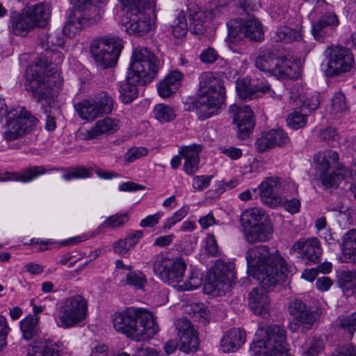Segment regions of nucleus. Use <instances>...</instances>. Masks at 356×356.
Returning <instances> with one entry per match:
<instances>
[{"mask_svg":"<svg viewBox=\"0 0 356 356\" xmlns=\"http://www.w3.org/2000/svg\"><path fill=\"white\" fill-rule=\"evenodd\" d=\"M59 311L60 326L67 328L82 321L87 314L86 300L81 295L70 296L64 299Z\"/></svg>","mask_w":356,"mask_h":356,"instance_id":"4468645a","label":"nucleus"},{"mask_svg":"<svg viewBox=\"0 0 356 356\" xmlns=\"http://www.w3.org/2000/svg\"><path fill=\"white\" fill-rule=\"evenodd\" d=\"M112 321L116 331L138 341L149 340L159 331L152 314L140 308L131 307L116 312Z\"/></svg>","mask_w":356,"mask_h":356,"instance_id":"f03ea898","label":"nucleus"},{"mask_svg":"<svg viewBox=\"0 0 356 356\" xmlns=\"http://www.w3.org/2000/svg\"><path fill=\"white\" fill-rule=\"evenodd\" d=\"M175 326L180 340V350L186 353L196 351L200 342L191 321L186 318H180L176 321Z\"/></svg>","mask_w":356,"mask_h":356,"instance_id":"6ab92c4d","label":"nucleus"},{"mask_svg":"<svg viewBox=\"0 0 356 356\" xmlns=\"http://www.w3.org/2000/svg\"><path fill=\"white\" fill-rule=\"evenodd\" d=\"M10 332V327L5 317H0V351L7 346V337Z\"/></svg>","mask_w":356,"mask_h":356,"instance_id":"e2e57ef3","label":"nucleus"},{"mask_svg":"<svg viewBox=\"0 0 356 356\" xmlns=\"http://www.w3.org/2000/svg\"><path fill=\"white\" fill-rule=\"evenodd\" d=\"M270 131L262 132L256 140L254 146L259 152H266L273 148Z\"/></svg>","mask_w":356,"mask_h":356,"instance_id":"603ef678","label":"nucleus"},{"mask_svg":"<svg viewBox=\"0 0 356 356\" xmlns=\"http://www.w3.org/2000/svg\"><path fill=\"white\" fill-rule=\"evenodd\" d=\"M202 284V279L198 277L197 273H193L183 285H179V289L181 291H188L196 289Z\"/></svg>","mask_w":356,"mask_h":356,"instance_id":"680f3d73","label":"nucleus"},{"mask_svg":"<svg viewBox=\"0 0 356 356\" xmlns=\"http://www.w3.org/2000/svg\"><path fill=\"white\" fill-rule=\"evenodd\" d=\"M229 110L233 114V122L238 128V138L241 140L248 138L254 127L251 108L249 106H238L233 104Z\"/></svg>","mask_w":356,"mask_h":356,"instance_id":"a211bd4d","label":"nucleus"},{"mask_svg":"<svg viewBox=\"0 0 356 356\" xmlns=\"http://www.w3.org/2000/svg\"><path fill=\"white\" fill-rule=\"evenodd\" d=\"M277 54L273 49H264L257 56L254 65L261 71L268 72L273 75Z\"/></svg>","mask_w":356,"mask_h":356,"instance_id":"2f4dec72","label":"nucleus"},{"mask_svg":"<svg viewBox=\"0 0 356 356\" xmlns=\"http://www.w3.org/2000/svg\"><path fill=\"white\" fill-rule=\"evenodd\" d=\"M228 37L232 42H237L245 38V19H233L227 23Z\"/></svg>","mask_w":356,"mask_h":356,"instance_id":"ea45409f","label":"nucleus"},{"mask_svg":"<svg viewBox=\"0 0 356 356\" xmlns=\"http://www.w3.org/2000/svg\"><path fill=\"white\" fill-rule=\"evenodd\" d=\"M254 356H287L289 344L286 332L279 325H270L266 330V339L252 346Z\"/></svg>","mask_w":356,"mask_h":356,"instance_id":"6e6552de","label":"nucleus"},{"mask_svg":"<svg viewBox=\"0 0 356 356\" xmlns=\"http://www.w3.org/2000/svg\"><path fill=\"white\" fill-rule=\"evenodd\" d=\"M26 356H61L60 347L52 341H47L41 346H33L32 352H29Z\"/></svg>","mask_w":356,"mask_h":356,"instance_id":"79ce46f5","label":"nucleus"},{"mask_svg":"<svg viewBox=\"0 0 356 356\" xmlns=\"http://www.w3.org/2000/svg\"><path fill=\"white\" fill-rule=\"evenodd\" d=\"M338 160V154L333 150L319 152L314 156L316 171L320 174L322 184L326 188L337 186L343 179L341 173L334 171Z\"/></svg>","mask_w":356,"mask_h":356,"instance_id":"f8f14e48","label":"nucleus"},{"mask_svg":"<svg viewBox=\"0 0 356 356\" xmlns=\"http://www.w3.org/2000/svg\"><path fill=\"white\" fill-rule=\"evenodd\" d=\"M6 121L3 127V137L6 141L17 140L28 134L38 122V119L25 108L5 111Z\"/></svg>","mask_w":356,"mask_h":356,"instance_id":"0eeeda50","label":"nucleus"},{"mask_svg":"<svg viewBox=\"0 0 356 356\" xmlns=\"http://www.w3.org/2000/svg\"><path fill=\"white\" fill-rule=\"evenodd\" d=\"M79 9L80 8H76V5L74 4L67 18L65 25L63 28V33L69 38H73L78 34L83 25L86 22Z\"/></svg>","mask_w":356,"mask_h":356,"instance_id":"c756f323","label":"nucleus"},{"mask_svg":"<svg viewBox=\"0 0 356 356\" xmlns=\"http://www.w3.org/2000/svg\"><path fill=\"white\" fill-rule=\"evenodd\" d=\"M128 220L129 216L127 213L115 214L108 217L105 222L99 227L98 229L99 230L104 226H108L113 229L118 228L125 224Z\"/></svg>","mask_w":356,"mask_h":356,"instance_id":"6e6d98bb","label":"nucleus"},{"mask_svg":"<svg viewBox=\"0 0 356 356\" xmlns=\"http://www.w3.org/2000/svg\"><path fill=\"white\" fill-rule=\"evenodd\" d=\"M272 234L273 225L271 223H261L244 229L245 238L250 243L266 241L271 237Z\"/></svg>","mask_w":356,"mask_h":356,"instance_id":"bb28decb","label":"nucleus"},{"mask_svg":"<svg viewBox=\"0 0 356 356\" xmlns=\"http://www.w3.org/2000/svg\"><path fill=\"white\" fill-rule=\"evenodd\" d=\"M225 88L223 80L211 72L199 76V89L195 106L200 118L205 119L216 113L224 104Z\"/></svg>","mask_w":356,"mask_h":356,"instance_id":"7ed1b4c3","label":"nucleus"},{"mask_svg":"<svg viewBox=\"0 0 356 356\" xmlns=\"http://www.w3.org/2000/svg\"><path fill=\"white\" fill-rule=\"evenodd\" d=\"M149 150L143 147H133L128 149L124 155V159L127 162L131 163L135 160L146 156Z\"/></svg>","mask_w":356,"mask_h":356,"instance_id":"13d9d810","label":"nucleus"},{"mask_svg":"<svg viewBox=\"0 0 356 356\" xmlns=\"http://www.w3.org/2000/svg\"><path fill=\"white\" fill-rule=\"evenodd\" d=\"M74 106L83 120L90 122L110 114L113 109L114 102L111 95L102 91L95 98L83 99L76 103Z\"/></svg>","mask_w":356,"mask_h":356,"instance_id":"9b49d317","label":"nucleus"},{"mask_svg":"<svg viewBox=\"0 0 356 356\" xmlns=\"http://www.w3.org/2000/svg\"><path fill=\"white\" fill-rule=\"evenodd\" d=\"M259 195L264 202L274 207L282 202V187L280 177H268L259 186Z\"/></svg>","mask_w":356,"mask_h":356,"instance_id":"aec40b11","label":"nucleus"},{"mask_svg":"<svg viewBox=\"0 0 356 356\" xmlns=\"http://www.w3.org/2000/svg\"><path fill=\"white\" fill-rule=\"evenodd\" d=\"M272 287L254 288L249 293V307L253 313L257 316L266 318L270 309V300L265 289Z\"/></svg>","mask_w":356,"mask_h":356,"instance_id":"b1692460","label":"nucleus"},{"mask_svg":"<svg viewBox=\"0 0 356 356\" xmlns=\"http://www.w3.org/2000/svg\"><path fill=\"white\" fill-rule=\"evenodd\" d=\"M338 321L339 327L348 332L352 338L356 331V312L350 315L341 316Z\"/></svg>","mask_w":356,"mask_h":356,"instance_id":"09e8293b","label":"nucleus"},{"mask_svg":"<svg viewBox=\"0 0 356 356\" xmlns=\"http://www.w3.org/2000/svg\"><path fill=\"white\" fill-rule=\"evenodd\" d=\"M126 282L128 284L142 288L146 282V279L141 272H130L127 275Z\"/></svg>","mask_w":356,"mask_h":356,"instance_id":"052dcab7","label":"nucleus"},{"mask_svg":"<svg viewBox=\"0 0 356 356\" xmlns=\"http://www.w3.org/2000/svg\"><path fill=\"white\" fill-rule=\"evenodd\" d=\"M341 249L344 254L356 263V229L347 232L343 236Z\"/></svg>","mask_w":356,"mask_h":356,"instance_id":"37998d69","label":"nucleus"},{"mask_svg":"<svg viewBox=\"0 0 356 356\" xmlns=\"http://www.w3.org/2000/svg\"><path fill=\"white\" fill-rule=\"evenodd\" d=\"M136 356H161L160 353L157 352L155 349L145 346H140L136 350Z\"/></svg>","mask_w":356,"mask_h":356,"instance_id":"774afa93","label":"nucleus"},{"mask_svg":"<svg viewBox=\"0 0 356 356\" xmlns=\"http://www.w3.org/2000/svg\"><path fill=\"white\" fill-rule=\"evenodd\" d=\"M130 76L128 73L126 81L120 86V97L124 104H129L138 97L137 84L143 85L140 81H134Z\"/></svg>","mask_w":356,"mask_h":356,"instance_id":"f704fd0d","label":"nucleus"},{"mask_svg":"<svg viewBox=\"0 0 356 356\" xmlns=\"http://www.w3.org/2000/svg\"><path fill=\"white\" fill-rule=\"evenodd\" d=\"M291 250L297 252L307 264L318 262L322 254L320 242L316 238L300 239L292 245Z\"/></svg>","mask_w":356,"mask_h":356,"instance_id":"5701e85b","label":"nucleus"},{"mask_svg":"<svg viewBox=\"0 0 356 356\" xmlns=\"http://www.w3.org/2000/svg\"><path fill=\"white\" fill-rule=\"evenodd\" d=\"M188 206H183L180 209L176 211L172 217L167 219L163 225V229H170L177 222L181 220L188 214Z\"/></svg>","mask_w":356,"mask_h":356,"instance_id":"bf43d9fd","label":"nucleus"},{"mask_svg":"<svg viewBox=\"0 0 356 356\" xmlns=\"http://www.w3.org/2000/svg\"><path fill=\"white\" fill-rule=\"evenodd\" d=\"M245 341V332L239 328L229 330L220 341L221 348L225 353L234 352Z\"/></svg>","mask_w":356,"mask_h":356,"instance_id":"a878e982","label":"nucleus"},{"mask_svg":"<svg viewBox=\"0 0 356 356\" xmlns=\"http://www.w3.org/2000/svg\"><path fill=\"white\" fill-rule=\"evenodd\" d=\"M159 69V60L148 49L136 48L132 54L129 67L130 79L143 84L151 82Z\"/></svg>","mask_w":356,"mask_h":356,"instance_id":"423d86ee","label":"nucleus"},{"mask_svg":"<svg viewBox=\"0 0 356 356\" xmlns=\"http://www.w3.org/2000/svg\"><path fill=\"white\" fill-rule=\"evenodd\" d=\"M245 38L251 41L259 42L264 39L262 24L256 18L245 19Z\"/></svg>","mask_w":356,"mask_h":356,"instance_id":"58836bf2","label":"nucleus"},{"mask_svg":"<svg viewBox=\"0 0 356 356\" xmlns=\"http://www.w3.org/2000/svg\"><path fill=\"white\" fill-rule=\"evenodd\" d=\"M286 122L292 129H298L306 124L307 116L299 111H293L289 115Z\"/></svg>","mask_w":356,"mask_h":356,"instance_id":"5fc2aeb1","label":"nucleus"},{"mask_svg":"<svg viewBox=\"0 0 356 356\" xmlns=\"http://www.w3.org/2000/svg\"><path fill=\"white\" fill-rule=\"evenodd\" d=\"M47 172L43 166H33L24 170L20 174L10 173L8 177L3 180L20 181L22 182H29L43 175Z\"/></svg>","mask_w":356,"mask_h":356,"instance_id":"4c0bfd02","label":"nucleus"},{"mask_svg":"<svg viewBox=\"0 0 356 356\" xmlns=\"http://www.w3.org/2000/svg\"><path fill=\"white\" fill-rule=\"evenodd\" d=\"M325 54L327 63L324 72L327 76H334L348 72L354 65L353 54L348 48L341 46L329 47Z\"/></svg>","mask_w":356,"mask_h":356,"instance_id":"2eb2a0df","label":"nucleus"},{"mask_svg":"<svg viewBox=\"0 0 356 356\" xmlns=\"http://www.w3.org/2000/svg\"><path fill=\"white\" fill-rule=\"evenodd\" d=\"M332 112L333 113H341L346 111L347 106L345 96L341 92H336L332 99Z\"/></svg>","mask_w":356,"mask_h":356,"instance_id":"4d7b16f0","label":"nucleus"},{"mask_svg":"<svg viewBox=\"0 0 356 356\" xmlns=\"http://www.w3.org/2000/svg\"><path fill=\"white\" fill-rule=\"evenodd\" d=\"M289 312L296 321V323L290 326V329L293 332L300 330L305 332L311 330L317 319V314L311 310V308L300 299L296 298L291 301Z\"/></svg>","mask_w":356,"mask_h":356,"instance_id":"dca6fc26","label":"nucleus"},{"mask_svg":"<svg viewBox=\"0 0 356 356\" xmlns=\"http://www.w3.org/2000/svg\"><path fill=\"white\" fill-rule=\"evenodd\" d=\"M182 74L179 71H173L165 76L158 86V92L163 98L169 97L176 92L180 85Z\"/></svg>","mask_w":356,"mask_h":356,"instance_id":"473e14b6","label":"nucleus"},{"mask_svg":"<svg viewBox=\"0 0 356 356\" xmlns=\"http://www.w3.org/2000/svg\"><path fill=\"white\" fill-rule=\"evenodd\" d=\"M273 148L284 147L289 143L290 138L287 134L281 129L270 130Z\"/></svg>","mask_w":356,"mask_h":356,"instance_id":"3c124183","label":"nucleus"},{"mask_svg":"<svg viewBox=\"0 0 356 356\" xmlns=\"http://www.w3.org/2000/svg\"><path fill=\"white\" fill-rule=\"evenodd\" d=\"M90 48L96 64L106 69L117 63L123 46L118 38H102L93 40Z\"/></svg>","mask_w":356,"mask_h":356,"instance_id":"9d476101","label":"nucleus"},{"mask_svg":"<svg viewBox=\"0 0 356 356\" xmlns=\"http://www.w3.org/2000/svg\"><path fill=\"white\" fill-rule=\"evenodd\" d=\"M200 151L201 147L197 145L183 147L179 150V154L185 159L184 170L188 175H193L198 170Z\"/></svg>","mask_w":356,"mask_h":356,"instance_id":"393cba45","label":"nucleus"},{"mask_svg":"<svg viewBox=\"0 0 356 356\" xmlns=\"http://www.w3.org/2000/svg\"><path fill=\"white\" fill-rule=\"evenodd\" d=\"M200 57L204 63L211 64L218 59L219 56L213 48L208 47L202 51Z\"/></svg>","mask_w":356,"mask_h":356,"instance_id":"0e129e2a","label":"nucleus"},{"mask_svg":"<svg viewBox=\"0 0 356 356\" xmlns=\"http://www.w3.org/2000/svg\"><path fill=\"white\" fill-rule=\"evenodd\" d=\"M186 268V262L179 258H168L165 254H157L153 261L154 272L168 284L182 280Z\"/></svg>","mask_w":356,"mask_h":356,"instance_id":"ddd939ff","label":"nucleus"},{"mask_svg":"<svg viewBox=\"0 0 356 356\" xmlns=\"http://www.w3.org/2000/svg\"><path fill=\"white\" fill-rule=\"evenodd\" d=\"M154 114L155 118L161 122H169L176 118L173 108L163 104H157L154 107Z\"/></svg>","mask_w":356,"mask_h":356,"instance_id":"49530a36","label":"nucleus"},{"mask_svg":"<svg viewBox=\"0 0 356 356\" xmlns=\"http://www.w3.org/2000/svg\"><path fill=\"white\" fill-rule=\"evenodd\" d=\"M318 138L320 141L326 142L329 145H334L339 140V135L335 128L329 127L321 129L318 134Z\"/></svg>","mask_w":356,"mask_h":356,"instance_id":"864d4df0","label":"nucleus"},{"mask_svg":"<svg viewBox=\"0 0 356 356\" xmlns=\"http://www.w3.org/2000/svg\"><path fill=\"white\" fill-rule=\"evenodd\" d=\"M273 75L278 79H292L294 76L292 62L285 57L277 56Z\"/></svg>","mask_w":356,"mask_h":356,"instance_id":"a19ab883","label":"nucleus"},{"mask_svg":"<svg viewBox=\"0 0 356 356\" xmlns=\"http://www.w3.org/2000/svg\"><path fill=\"white\" fill-rule=\"evenodd\" d=\"M339 19L334 13H327L312 23V33L316 40L324 42L339 26Z\"/></svg>","mask_w":356,"mask_h":356,"instance_id":"4be33fe9","label":"nucleus"},{"mask_svg":"<svg viewBox=\"0 0 356 356\" xmlns=\"http://www.w3.org/2000/svg\"><path fill=\"white\" fill-rule=\"evenodd\" d=\"M28 83L26 89L32 92L38 102L48 100L56 92L54 87H59L60 81L56 69L51 65L44 68L37 63L26 71Z\"/></svg>","mask_w":356,"mask_h":356,"instance_id":"39448f33","label":"nucleus"},{"mask_svg":"<svg viewBox=\"0 0 356 356\" xmlns=\"http://www.w3.org/2000/svg\"><path fill=\"white\" fill-rule=\"evenodd\" d=\"M25 15L29 17L35 26L43 27L47 24L50 17V7L49 4L40 3L24 8Z\"/></svg>","mask_w":356,"mask_h":356,"instance_id":"c85d7f7f","label":"nucleus"},{"mask_svg":"<svg viewBox=\"0 0 356 356\" xmlns=\"http://www.w3.org/2000/svg\"><path fill=\"white\" fill-rule=\"evenodd\" d=\"M236 88L240 99L243 100L258 98L270 91L264 79L245 77L236 81Z\"/></svg>","mask_w":356,"mask_h":356,"instance_id":"f3484780","label":"nucleus"},{"mask_svg":"<svg viewBox=\"0 0 356 356\" xmlns=\"http://www.w3.org/2000/svg\"><path fill=\"white\" fill-rule=\"evenodd\" d=\"M120 128L119 120L106 117L96 122L95 126L87 132L86 138L93 139L104 134H112Z\"/></svg>","mask_w":356,"mask_h":356,"instance_id":"7c9ffc66","label":"nucleus"},{"mask_svg":"<svg viewBox=\"0 0 356 356\" xmlns=\"http://www.w3.org/2000/svg\"><path fill=\"white\" fill-rule=\"evenodd\" d=\"M240 222L244 229L261 223H271L266 212L259 208H251L243 211L241 216Z\"/></svg>","mask_w":356,"mask_h":356,"instance_id":"cd10ccee","label":"nucleus"},{"mask_svg":"<svg viewBox=\"0 0 356 356\" xmlns=\"http://www.w3.org/2000/svg\"><path fill=\"white\" fill-rule=\"evenodd\" d=\"M214 10H203L195 3L187 6V15L191 28L195 34H203L212 19Z\"/></svg>","mask_w":356,"mask_h":356,"instance_id":"412c9836","label":"nucleus"},{"mask_svg":"<svg viewBox=\"0 0 356 356\" xmlns=\"http://www.w3.org/2000/svg\"><path fill=\"white\" fill-rule=\"evenodd\" d=\"M272 39L275 42H292L301 40L302 34L299 29H294L286 26H282L273 33Z\"/></svg>","mask_w":356,"mask_h":356,"instance_id":"e433bc0d","label":"nucleus"},{"mask_svg":"<svg viewBox=\"0 0 356 356\" xmlns=\"http://www.w3.org/2000/svg\"><path fill=\"white\" fill-rule=\"evenodd\" d=\"M40 318L37 316L28 315L20 322L22 338L29 341L37 337L40 332Z\"/></svg>","mask_w":356,"mask_h":356,"instance_id":"72a5a7b5","label":"nucleus"},{"mask_svg":"<svg viewBox=\"0 0 356 356\" xmlns=\"http://www.w3.org/2000/svg\"><path fill=\"white\" fill-rule=\"evenodd\" d=\"M323 349V340L319 339H314L312 340L309 348L307 350V353L309 356H316Z\"/></svg>","mask_w":356,"mask_h":356,"instance_id":"338daca9","label":"nucleus"},{"mask_svg":"<svg viewBox=\"0 0 356 356\" xmlns=\"http://www.w3.org/2000/svg\"><path fill=\"white\" fill-rule=\"evenodd\" d=\"M121 1L128 6L123 23L129 35L142 36L154 27L156 15L150 0Z\"/></svg>","mask_w":356,"mask_h":356,"instance_id":"20e7f679","label":"nucleus"},{"mask_svg":"<svg viewBox=\"0 0 356 356\" xmlns=\"http://www.w3.org/2000/svg\"><path fill=\"white\" fill-rule=\"evenodd\" d=\"M259 6L253 0H242L238 2V13L243 15H246L249 19L255 18L254 13L258 10Z\"/></svg>","mask_w":356,"mask_h":356,"instance_id":"8fccbe9b","label":"nucleus"},{"mask_svg":"<svg viewBox=\"0 0 356 356\" xmlns=\"http://www.w3.org/2000/svg\"><path fill=\"white\" fill-rule=\"evenodd\" d=\"M83 19L86 22L95 23L99 22L102 16L103 11L100 6L85 3L84 6L80 8Z\"/></svg>","mask_w":356,"mask_h":356,"instance_id":"de8ad7c7","label":"nucleus"},{"mask_svg":"<svg viewBox=\"0 0 356 356\" xmlns=\"http://www.w3.org/2000/svg\"><path fill=\"white\" fill-rule=\"evenodd\" d=\"M13 31L15 35L26 36L29 31L35 27V24L24 13V9L21 15L12 16Z\"/></svg>","mask_w":356,"mask_h":356,"instance_id":"c9c22d12","label":"nucleus"},{"mask_svg":"<svg viewBox=\"0 0 356 356\" xmlns=\"http://www.w3.org/2000/svg\"><path fill=\"white\" fill-rule=\"evenodd\" d=\"M245 258L249 275L267 289L284 282L290 271L279 252L270 254L268 247L265 245L250 248Z\"/></svg>","mask_w":356,"mask_h":356,"instance_id":"f257e3e1","label":"nucleus"},{"mask_svg":"<svg viewBox=\"0 0 356 356\" xmlns=\"http://www.w3.org/2000/svg\"><path fill=\"white\" fill-rule=\"evenodd\" d=\"M51 170L64 172L63 178L66 181H70L73 179H83L90 177L91 176L90 170L84 166H78L76 168H72L70 169H66L64 168H52Z\"/></svg>","mask_w":356,"mask_h":356,"instance_id":"a18cd8bd","label":"nucleus"},{"mask_svg":"<svg viewBox=\"0 0 356 356\" xmlns=\"http://www.w3.org/2000/svg\"><path fill=\"white\" fill-rule=\"evenodd\" d=\"M234 268L233 262L222 259L216 261L213 270L207 275L204 284L206 292L220 296L229 291L235 279Z\"/></svg>","mask_w":356,"mask_h":356,"instance_id":"1a4fd4ad","label":"nucleus"},{"mask_svg":"<svg viewBox=\"0 0 356 356\" xmlns=\"http://www.w3.org/2000/svg\"><path fill=\"white\" fill-rule=\"evenodd\" d=\"M340 285L342 291L346 296H356V271L344 272Z\"/></svg>","mask_w":356,"mask_h":356,"instance_id":"c03bdc74","label":"nucleus"},{"mask_svg":"<svg viewBox=\"0 0 356 356\" xmlns=\"http://www.w3.org/2000/svg\"><path fill=\"white\" fill-rule=\"evenodd\" d=\"M212 176H197L193 179V186L197 191L207 188L211 182Z\"/></svg>","mask_w":356,"mask_h":356,"instance_id":"69168bd1","label":"nucleus"}]
</instances>
